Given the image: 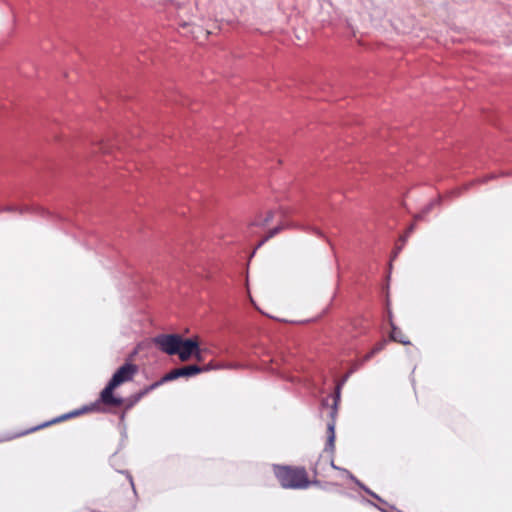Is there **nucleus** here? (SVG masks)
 Masks as SVG:
<instances>
[{
  "mask_svg": "<svg viewBox=\"0 0 512 512\" xmlns=\"http://www.w3.org/2000/svg\"><path fill=\"white\" fill-rule=\"evenodd\" d=\"M273 212L272 211H268L266 213V216L264 218H261V219H257V220H254L251 225L252 226H260V227H263L265 226L266 224H268L272 219H273Z\"/></svg>",
  "mask_w": 512,
  "mask_h": 512,
  "instance_id": "obj_12",
  "label": "nucleus"
},
{
  "mask_svg": "<svg viewBox=\"0 0 512 512\" xmlns=\"http://www.w3.org/2000/svg\"><path fill=\"white\" fill-rule=\"evenodd\" d=\"M88 410H90V409H89V408H87V407H85V408H83L82 410H76V411H73V412H71V413H68V414L62 415L61 417H59V418H57V419H55V420L51 421V423H56V422H59V421H61V420L68 419V418H70V417L80 415L82 412H84V411H88ZM49 424H50V422H49V423H45V424H43L41 427H45V426H47V425H49Z\"/></svg>",
  "mask_w": 512,
  "mask_h": 512,
  "instance_id": "obj_11",
  "label": "nucleus"
},
{
  "mask_svg": "<svg viewBox=\"0 0 512 512\" xmlns=\"http://www.w3.org/2000/svg\"><path fill=\"white\" fill-rule=\"evenodd\" d=\"M386 345V340H383L375 345V347L364 356L363 361L370 360L376 353L380 352L382 349H384Z\"/></svg>",
  "mask_w": 512,
  "mask_h": 512,
  "instance_id": "obj_13",
  "label": "nucleus"
},
{
  "mask_svg": "<svg viewBox=\"0 0 512 512\" xmlns=\"http://www.w3.org/2000/svg\"><path fill=\"white\" fill-rule=\"evenodd\" d=\"M197 339L193 338H182L181 344L179 345V352H177V356L183 362L188 361L192 358L193 354L197 349Z\"/></svg>",
  "mask_w": 512,
  "mask_h": 512,
  "instance_id": "obj_5",
  "label": "nucleus"
},
{
  "mask_svg": "<svg viewBox=\"0 0 512 512\" xmlns=\"http://www.w3.org/2000/svg\"><path fill=\"white\" fill-rule=\"evenodd\" d=\"M138 368L135 364L127 362L122 365L117 371L113 374L110 382H112L117 387L123 383L129 382L133 379L134 375L137 373Z\"/></svg>",
  "mask_w": 512,
  "mask_h": 512,
  "instance_id": "obj_4",
  "label": "nucleus"
},
{
  "mask_svg": "<svg viewBox=\"0 0 512 512\" xmlns=\"http://www.w3.org/2000/svg\"><path fill=\"white\" fill-rule=\"evenodd\" d=\"M414 230V224H412L409 228H408V231H407V234L405 236L402 237V241L405 242L406 241V238L408 237V235Z\"/></svg>",
  "mask_w": 512,
  "mask_h": 512,
  "instance_id": "obj_16",
  "label": "nucleus"
},
{
  "mask_svg": "<svg viewBox=\"0 0 512 512\" xmlns=\"http://www.w3.org/2000/svg\"><path fill=\"white\" fill-rule=\"evenodd\" d=\"M285 228L284 225H278L277 227L271 229L268 234L258 243L257 248L261 247L266 241H268L270 238L274 237L277 233L282 231Z\"/></svg>",
  "mask_w": 512,
  "mask_h": 512,
  "instance_id": "obj_10",
  "label": "nucleus"
},
{
  "mask_svg": "<svg viewBox=\"0 0 512 512\" xmlns=\"http://www.w3.org/2000/svg\"><path fill=\"white\" fill-rule=\"evenodd\" d=\"M24 434L25 433H20V434H17V435H13V436H10V437L6 438L5 440H11V439H13L15 437H18V436H21V435H24Z\"/></svg>",
  "mask_w": 512,
  "mask_h": 512,
  "instance_id": "obj_17",
  "label": "nucleus"
},
{
  "mask_svg": "<svg viewBox=\"0 0 512 512\" xmlns=\"http://www.w3.org/2000/svg\"><path fill=\"white\" fill-rule=\"evenodd\" d=\"M203 370L204 369H201V367H199L197 365H189V366H184V367H180V368H177V369H173L170 372H168L167 374H165L160 382H157V383L153 384L150 387V389H152L154 387H157L161 383L173 381V380H176V379H178L180 377L195 376V375L203 372Z\"/></svg>",
  "mask_w": 512,
  "mask_h": 512,
  "instance_id": "obj_3",
  "label": "nucleus"
},
{
  "mask_svg": "<svg viewBox=\"0 0 512 512\" xmlns=\"http://www.w3.org/2000/svg\"><path fill=\"white\" fill-rule=\"evenodd\" d=\"M192 357L195 358V360H197L198 362H202L204 360L203 351L199 347V343H197V349Z\"/></svg>",
  "mask_w": 512,
  "mask_h": 512,
  "instance_id": "obj_14",
  "label": "nucleus"
},
{
  "mask_svg": "<svg viewBox=\"0 0 512 512\" xmlns=\"http://www.w3.org/2000/svg\"><path fill=\"white\" fill-rule=\"evenodd\" d=\"M432 206H433V203H430L421 214L416 216V219L417 220L422 219L423 215L428 213L430 211V209L432 208Z\"/></svg>",
  "mask_w": 512,
  "mask_h": 512,
  "instance_id": "obj_15",
  "label": "nucleus"
},
{
  "mask_svg": "<svg viewBox=\"0 0 512 512\" xmlns=\"http://www.w3.org/2000/svg\"><path fill=\"white\" fill-rule=\"evenodd\" d=\"M388 317H389V322H390V325L392 328V331L390 334L391 340L399 342L404 345L410 344V341L404 336L402 331L398 327H396L395 324L393 323L391 311H388Z\"/></svg>",
  "mask_w": 512,
  "mask_h": 512,
  "instance_id": "obj_7",
  "label": "nucleus"
},
{
  "mask_svg": "<svg viewBox=\"0 0 512 512\" xmlns=\"http://www.w3.org/2000/svg\"><path fill=\"white\" fill-rule=\"evenodd\" d=\"M313 231H314V233H316L317 235L322 236V232H321L320 230H318V229H314Z\"/></svg>",
  "mask_w": 512,
  "mask_h": 512,
  "instance_id": "obj_18",
  "label": "nucleus"
},
{
  "mask_svg": "<svg viewBox=\"0 0 512 512\" xmlns=\"http://www.w3.org/2000/svg\"><path fill=\"white\" fill-rule=\"evenodd\" d=\"M274 472L281 486L287 489H306L312 483L304 468L275 466ZM314 483H317L316 481Z\"/></svg>",
  "mask_w": 512,
  "mask_h": 512,
  "instance_id": "obj_1",
  "label": "nucleus"
},
{
  "mask_svg": "<svg viewBox=\"0 0 512 512\" xmlns=\"http://www.w3.org/2000/svg\"><path fill=\"white\" fill-rule=\"evenodd\" d=\"M331 467L335 470H340L342 471L343 473H345L347 475V477L351 480H353L357 485H359L362 489H364L368 494H370L371 496H373L374 498L376 499H379V497L373 493L371 490H369L367 487H365L359 480H357L348 470L346 469H342L338 466L335 465L334 461L331 460Z\"/></svg>",
  "mask_w": 512,
  "mask_h": 512,
  "instance_id": "obj_8",
  "label": "nucleus"
},
{
  "mask_svg": "<svg viewBox=\"0 0 512 512\" xmlns=\"http://www.w3.org/2000/svg\"><path fill=\"white\" fill-rule=\"evenodd\" d=\"M327 444L326 449H329L331 452H333L335 447V424L334 422H330L327 425Z\"/></svg>",
  "mask_w": 512,
  "mask_h": 512,
  "instance_id": "obj_9",
  "label": "nucleus"
},
{
  "mask_svg": "<svg viewBox=\"0 0 512 512\" xmlns=\"http://www.w3.org/2000/svg\"><path fill=\"white\" fill-rule=\"evenodd\" d=\"M3 210H5V211H11V210H12V207L7 206V207H5Z\"/></svg>",
  "mask_w": 512,
  "mask_h": 512,
  "instance_id": "obj_20",
  "label": "nucleus"
},
{
  "mask_svg": "<svg viewBox=\"0 0 512 512\" xmlns=\"http://www.w3.org/2000/svg\"><path fill=\"white\" fill-rule=\"evenodd\" d=\"M117 388L112 382H108L106 387L100 393V402L105 405L119 407L123 404V399L113 395L114 389Z\"/></svg>",
  "mask_w": 512,
  "mask_h": 512,
  "instance_id": "obj_6",
  "label": "nucleus"
},
{
  "mask_svg": "<svg viewBox=\"0 0 512 512\" xmlns=\"http://www.w3.org/2000/svg\"><path fill=\"white\" fill-rule=\"evenodd\" d=\"M179 334H159L153 338V343L159 350L167 355H176L182 341Z\"/></svg>",
  "mask_w": 512,
  "mask_h": 512,
  "instance_id": "obj_2",
  "label": "nucleus"
},
{
  "mask_svg": "<svg viewBox=\"0 0 512 512\" xmlns=\"http://www.w3.org/2000/svg\"><path fill=\"white\" fill-rule=\"evenodd\" d=\"M211 368H212V367H211L210 365H208V366H206V367H203L202 369H204V370H203V372H204V371H208V370H210Z\"/></svg>",
  "mask_w": 512,
  "mask_h": 512,
  "instance_id": "obj_19",
  "label": "nucleus"
}]
</instances>
